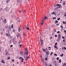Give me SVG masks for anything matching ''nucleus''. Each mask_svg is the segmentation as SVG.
I'll return each instance as SVG.
<instances>
[{
	"instance_id": "f257e3e1",
	"label": "nucleus",
	"mask_w": 66,
	"mask_h": 66,
	"mask_svg": "<svg viewBox=\"0 0 66 66\" xmlns=\"http://www.w3.org/2000/svg\"><path fill=\"white\" fill-rule=\"evenodd\" d=\"M25 50H26V53H25V54H24V55H25V54H27V56L26 57H28V52H29V51L28 50V49L25 48Z\"/></svg>"
},
{
	"instance_id": "f03ea898",
	"label": "nucleus",
	"mask_w": 66,
	"mask_h": 66,
	"mask_svg": "<svg viewBox=\"0 0 66 66\" xmlns=\"http://www.w3.org/2000/svg\"><path fill=\"white\" fill-rule=\"evenodd\" d=\"M58 36H59L57 38V41H59V40H60L61 39V36H60V35L59 34Z\"/></svg>"
},
{
	"instance_id": "7ed1b4c3",
	"label": "nucleus",
	"mask_w": 66,
	"mask_h": 66,
	"mask_svg": "<svg viewBox=\"0 0 66 66\" xmlns=\"http://www.w3.org/2000/svg\"><path fill=\"white\" fill-rule=\"evenodd\" d=\"M44 20L43 19L42 22H41V23L40 24H41V25H43L44 24Z\"/></svg>"
},
{
	"instance_id": "20e7f679",
	"label": "nucleus",
	"mask_w": 66,
	"mask_h": 66,
	"mask_svg": "<svg viewBox=\"0 0 66 66\" xmlns=\"http://www.w3.org/2000/svg\"><path fill=\"white\" fill-rule=\"evenodd\" d=\"M4 23H6V19H4L3 21Z\"/></svg>"
},
{
	"instance_id": "39448f33",
	"label": "nucleus",
	"mask_w": 66,
	"mask_h": 66,
	"mask_svg": "<svg viewBox=\"0 0 66 66\" xmlns=\"http://www.w3.org/2000/svg\"><path fill=\"white\" fill-rule=\"evenodd\" d=\"M20 34H17L16 35V36L18 38V37H19V36H20Z\"/></svg>"
},
{
	"instance_id": "423d86ee",
	"label": "nucleus",
	"mask_w": 66,
	"mask_h": 66,
	"mask_svg": "<svg viewBox=\"0 0 66 66\" xmlns=\"http://www.w3.org/2000/svg\"><path fill=\"white\" fill-rule=\"evenodd\" d=\"M5 11L6 12L7 11V7H6L5 9Z\"/></svg>"
},
{
	"instance_id": "0eeeda50",
	"label": "nucleus",
	"mask_w": 66,
	"mask_h": 66,
	"mask_svg": "<svg viewBox=\"0 0 66 66\" xmlns=\"http://www.w3.org/2000/svg\"><path fill=\"white\" fill-rule=\"evenodd\" d=\"M50 52H49V51H48V52H46V54H48V55H49V54Z\"/></svg>"
},
{
	"instance_id": "6e6552de",
	"label": "nucleus",
	"mask_w": 66,
	"mask_h": 66,
	"mask_svg": "<svg viewBox=\"0 0 66 66\" xmlns=\"http://www.w3.org/2000/svg\"><path fill=\"white\" fill-rule=\"evenodd\" d=\"M18 30H19V32H20V27H19V28H18Z\"/></svg>"
},
{
	"instance_id": "1a4fd4ad",
	"label": "nucleus",
	"mask_w": 66,
	"mask_h": 66,
	"mask_svg": "<svg viewBox=\"0 0 66 66\" xmlns=\"http://www.w3.org/2000/svg\"><path fill=\"white\" fill-rule=\"evenodd\" d=\"M10 1V0H7V1L6 2V3H7L9 2Z\"/></svg>"
},
{
	"instance_id": "9d476101",
	"label": "nucleus",
	"mask_w": 66,
	"mask_h": 66,
	"mask_svg": "<svg viewBox=\"0 0 66 66\" xmlns=\"http://www.w3.org/2000/svg\"><path fill=\"white\" fill-rule=\"evenodd\" d=\"M8 52H6V53L5 54V56H7V54H8Z\"/></svg>"
},
{
	"instance_id": "9b49d317",
	"label": "nucleus",
	"mask_w": 66,
	"mask_h": 66,
	"mask_svg": "<svg viewBox=\"0 0 66 66\" xmlns=\"http://www.w3.org/2000/svg\"><path fill=\"white\" fill-rule=\"evenodd\" d=\"M23 60H24V59H23V58H22V60L21 61V62H22V63H23Z\"/></svg>"
},
{
	"instance_id": "f8f14e48",
	"label": "nucleus",
	"mask_w": 66,
	"mask_h": 66,
	"mask_svg": "<svg viewBox=\"0 0 66 66\" xmlns=\"http://www.w3.org/2000/svg\"><path fill=\"white\" fill-rule=\"evenodd\" d=\"M54 63H55V64H56V61H54ZM55 66H56V64H55Z\"/></svg>"
},
{
	"instance_id": "ddd939ff",
	"label": "nucleus",
	"mask_w": 66,
	"mask_h": 66,
	"mask_svg": "<svg viewBox=\"0 0 66 66\" xmlns=\"http://www.w3.org/2000/svg\"><path fill=\"white\" fill-rule=\"evenodd\" d=\"M54 48L56 49H57V46L56 45L54 46Z\"/></svg>"
},
{
	"instance_id": "4468645a",
	"label": "nucleus",
	"mask_w": 66,
	"mask_h": 66,
	"mask_svg": "<svg viewBox=\"0 0 66 66\" xmlns=\"http://www.w3.org/2000/svg\"><path fill=\"white\" fill-rule=\"evenodd\" d=\"M59 6L58 7V8H60V7H61V5L60 4Z\"/></svg>"
},
{
	"instance_id": "2eb2a0df",
	"label": "nucleus",
	"mask_w": 66,
	"mask_h": 66,
	"mask_svg": "<svg viewBox=\"0 0 66 66\" xmlns=\"http://www.w3.org/2000/svg\"><path fill=\"white\" fill-rule=\"evenodd\" d=\"M64 55V54H62V55H60V56H62V57H63V55Z\"/></svg>"
},
{
	"instance_id": "dca6fc26",
	"label": "nucleus",
	"mask_w": 66,
	"mask_h": 66,
	"mask_svg": "<svg viewBox=\"0 0 66 66\" xmlns=\"http://www.w3.org/2000/svg\"><path fill=\"white\" fill-rule=\"evenodd\" d=\"M47 17H46V16H45V18H44L43 19H47Z\"/></svg>"
},
{
	"instance_id": "f3484780",
	"label": "nucleus",
	"mask_w": 66,
	"mask_h": 66,
	"mask_svg": "<svg viewBox=\"0 0 66 66\" xmlns=\"http://www.w3.org/2000/svg\"><path fill=\"white\" fill-rule=\"evenodd\" d=\"M66 63H65L63 64V65L62 66H66Z\"/></svg>"
},
{
	"instance_id": "a211bd4d",
	"label": "nucleus",
	"mask_w": 66,
	"mask_h": 66,
	"mask_svg": "<svg viewBox=\"0 0 66 66\" xmlns=\"http://www.w3.org/2000/svg\"><path fill=\"white\" fill-rule=\"evenodd\" d=\"M8 29H9V30H11V28L10 27H9L8 28Z\"/></svg>"
},
{
	"instance_id": "6ab92c4d",
	"label": "nucleus",
	"mask_w": 66,
	"mask_h": 66,
	"mask_svg": "<svg viewBox=\"0 0 66 66\" xmlns=\"http://www.w3.org/2000/svg\"><path fill=\"white\" fill-rule=\"evenodd\" d=\"M61 59H60L59 61V63H61Z\"/></svg>"
},
{
	"instance_id": "aec40b11",
	"label": "nucleus",
	"mask_w": 66,
	"mask_h": 66,
	"mask_svg": "<svg viewBox=\"0 0 66 66\" xmlns=\"http://www.w3.org/2000/svg\"><path fill=\"white\" fill-rule=\"evenodd\" d=\"M10 59H11L10 57H7V59H8V60H10Z\"/></svg>"
},
{
	"instance_id": "412c9836",
	"label": "nucleus",
	"mask_w": 66,
	"mask_h": 66,
	"mask_svg": "<svg viewBox=\"0 0 66 66\" xmlns=\"http://www.w3.org/2000/svg\"><path fill=\"white\" fill-rule=\"evenodd\" d=\"M40 42H41V40H42V39L40 38Z\"/></svg>"
},
{
	"instance_id": "4be33fe9",
	"label": "nucleus",
	"mask_w": 66,
	"mask_h": 66,
	"mask_svg": "<svg viewBox=\"0 0 66 66\" xmlns=\"http://www.w3.org/2000/svg\"><path fill=\"white\" fill-rule=\"evenodd\" d=\"M42 50L43 51H45V52H46V50H44V49L42 48Z\"/></svg>"
},
{
	"instance_id": "5701e85b",
	"label": "nucleus",
	"mask_w": 66,
	"mask_h": 66,
	"mask_svg": "<svg viewBox=\"0 0 66 66\" xmlns=\"http://www.w3.org/2000/svg\"><path fill=\"white\" fill-rule=\"evenodd\" d=\"M2 11V9L1 8L0 9V11Z\"/></svg>"
},
{
	"instance_id": "b1692460",
	"label": "nucleus",
	"mask_w": 66,
	"mask_h": 66,
	"mask_svg": "<svg viewBox=\"0 0 66 66\" xmlns=\"http://www.w3.org/2000/svg\"><path fill=\"white\" fill-rule=\"evenodd\" d=\"M25 60H27L26 61H27V60H28V58H27V57H26V59H25Z\"/></svg>"
},
{
	"instance_id": "393cba45",
	"label": "nucleus",
	"mask_w": 66,
	"mask_h": 66,
	"mask_svg": "<svg viewBox=\"0 0 66 66\" xmlns=\"http://www.w3.org/2000/svg\"><path fill=\"white\" fill-rule=\"evenodd\" d=\"M59 57H57L56 58V60H57L58 61H59Z\"/></svg>"
},
{
	"instance_id": "a878e982",
	"label": "nucleus",
	"mask_w": 66,
	"mask_h": 66,
	"mask_svg": "<svg viewBox=\"0 0 66 66\" xmlns=\"http://www.w3.org/2000/svg\"><path fill=\"white\" fill-rule=\"evenodd\" d=\"M27 30H29V27H28L27 28Z\"/></svg>"
},
{
	"instance_id": "bb28decb",
	"label": "nucleus",
	"mask_w": 66,
	"mask_h": 66,
	"mask_svg": "<svg viewBox=\"0 0 66 66\" xmlns=\"http://www.w3.org/2000/svg\"><path fill=\"white\" fill-rule=\"evenodd\" d=\"M54 31L55 30V32H56V29H54Z\"/></svg>"
},
{
	"instance_id": "cd10ccee",
	"label": "nucleus",
	"mask_w": 66,
	"mask_h": 66,
	"mask_svg": "<svg viewBox=\"0 0 66 66\" xmlns=\"http://www.w3.org/2000/svg\"><path fill=\"white\" fill-rule=\"evenodd\" d=\"M57 42H56L55 44V46H56V45H57Z\"/></svg>"
},
{
	"instance_id": "c85d7f7f",
	"label": "nucleus",
	"mask_w": 66,
	"mask_h": 66,
	"mask_svg": "<svg viewBox=\"0 0 66 66\" xmlns=\"http://www.w3.org/2000/svg\"><path fill=\"white\" fill-rule=\"evenodd\" d=\"M57 19L58 20H60V18H59V19Z\"/></svg>"
},
{
	"instance_id": "c756f323",
	"label": "nucleus",
	"mask_w": 66,
	"mask_h": 66,
	"mask_svg": "<svg viewBox=\"0 0 66 66\" xmlns=\"http://www.w3.org/2000/svg\"><path fill=\"white\" fill-rule=\"evenodd\" d=\"M55 22H57V23H59V21H57V20H55Z\"/></svg>"
},
{
	"instance_id": "7c9ffc66",
	"label": "nucleus",
	"mask_w": 66,
	"mask_h": 66,
	"mask_svg": "<svg viewBox=\"0 0 66 66\" xmlns=\"http://www.w3.org/2000/svg\"><path fill=\"white\" fill-rule=\"evenodd\" d=\"M52 54H53V52H52L50 54V55H52Z\"/></svg>"
},
{
	"instance_id": "2f4dec72",
	"label": "nucleus",
	"mask_w": 66,
	"mask_h": 66,
	"mask_svg": "<svg viewBox=\"0 0 66 66\" xmlns=\"http://www.w3.org/2000/svg\"><path fill=\"white\" fill-rule=\"evenodd\" d=\"M53 14H54V15H55V13H54V11L53 13Z\"/></svg>"
},
{
	"instance_id": "473e14b6",
	"label": "nucleus",
	"mask_w": 66,
	"mask_h": 66,
	"mask_svg": "<svg viewBox=\"0 0 66 66\" xmlns=\"http://www.w3.org/2000/svg\"><path fill=\"white\" fill-rule=\"evenodd\" d=\"M22 57H20L19 58V59H22Z\"/></svg>"
},
{
	"instance_id": "72a5a7b5",
	"label": "nucleus",
	"mask_w": 66,
	"mask_h": 66,
	"mask_svg": "<svg viewBox=\"0 0 66 66\" xmlns=\"http://www.w3.org/2000/svg\"><path fill=\"white\" fill-rule=\"evenodd\" d=\"M60 27L61 28H63V27L61 25L60 26Z\"/></svg>"
},
{
	"instance_id": "f704fd0d",
	"label": "nucleus",
	"mask_w": 66,
	"mask_h": 66,
	"mask_svg": "<svg viewBox=\"0 0 66 66\" xmlns=\"http://www.w3.org/2000/svg\"><path fill=\"white\" fill-rule=\"evenodd\" d=\"M42 61L43 62V63H45V62L43 61H44V59H42Z\"/></svg>"
},
{
	"instance_id": "c9c22d12",
	"label": "nucleus",
	"mask_w": 66,
	"mask_h": 66,
	"mask_svg": "<svg viewBox=\"0 0 66 66\" xmlns=\"http://www.w3.org/2000/svg\"><path fill=\"white\" fill-rule=\"evenodd\" d=\"M43 42H42L41 43V45L43 46Z\"/></svg>"
},
{
	"instance_id": "e433bc0d",
	"label": "nucleus",
	"mask_w": 66,
	"mask_h": 66,
	"mask_svg": "<svg viewBox=\"0 0 66 66\" xmlns=\"http://www.w3.org/2000/svg\"><path fill=\"white\" fill-rule=\"evenodd\" d=\"M62 23H63V24H65V23L64 21H63L62 22Z\"/></svg>"
},
{
	"instance_id": "4c0bfd02",
	"label": "nucleus",
	"mask_w": 66,
	"mask_h": 66,
	"mask_svg": "<svg viewBox=\"0 0 66 66\" xmlns=\"http://www.w3.org/2000/svg\"><path fill=\"white\" fill-rule=\"evenodd\" d=\"M60 33V31H58L57 32V33Z\"/></svg>"
},
{
	"instance_id": "58836bf2",
	"label": "nucleus",
	"mask_w": 66,
	"mask_h": 66,
	"mask_svg": "<svg viewBox=\"0 0 66 66\" xmlns=\"http://www.w3.org/2000/svg\"><path fill=\"white\" fill-rule=\"evenodd\" d=\"M21 46H22V45H20V47L21 48Z\"/></svg>"
},
{
	"instance_id": "ea45409f",
	"label": "nucleus",
	"mask_w": 66,
	"mask_h": 66,
	"mask_svg": "<svg viewBox=\"0 0 66 66\" xmlns=\"http://www.w3.org/2000/svg\"><path fill=\"white\" fill-rule=\"evenodd\" d=\"M25 29H27V26H26Z\"/></svg>"
},
{
	"instance_id": "a19ab883",
	"label": "nucleus",
	"mask_w": 66,
	"mask_h": 66,
	"mask_svg": "<svg viewBox=\"0 0 66 66\" xmlns=\"http://www.w3.org/2000/svg\"><path fill=\"white\" fill-rule=\"evenodd\" d=\"M26 57H27L28 59H30V57H29V56H27Z\"/></svg>"
},
{
	"instance_id": "79ce46f5",
	"label": "nucleus",
	"mask_w": 66,
	"mask_h": 66,
	"mask_svg": "<svg viewBox=\"0 0 66 66\" xmlns=\"http://www.w3.org/2000/svg\"><path fill=\"white\" fill-rule=\"evenodd\" d=\"M64 13L65 14L64 15V16H66V12H65Z\"/></svg>"
},
{
	"instance_id": "37998d69",
	"label": "nucleus",
	"mask_w": 66,
	"mask_h": 66,
	"mask_svg": "<svg viewBox=\"0 0 66 66\" xmlns=\"http://www.w3.org/2000/svg\"><path fill=\"white\" fill-rule=\"evenodd\" d=\"M64 50H66V47H64Z\"/></svg>"
},
{
	"instance_id": "c03bdc74",
	"label": "nucleus",
	"mask_w": 66,
	"mask_h": 66,
	"mask_svg": "<svg viewBox=\"0 0 66 66\" xmlns=\"http://www.w3.org/2000/svg\"><path fill=\"white\" fill-rule=\"evenodd\" d=\"M45 60H48V59L47 58H45Z\"/></svg>"
},
{
	"instance_id": "a18cd8bd",
	"label": "nucleus",
	"mask_w": 66,
	"mask_h": 66,
	"mask_svg": "<svg viewBox=\"0 0 66 66\" xmlns=\"http://www.w3.org/2000/svg\"><path fill=\"white\" fill-rule=\"evenodd\" d=\"M54 55H55L56 56H57V54H54Z\"/></svg>"
},
{
	"instance_id": "49530a36",
	"label": "nucleus",
	"mask_w": 66,
	"mask_h": 66,
	"mask_svg": "<svg viewBox=\"0 0 66 66\" xmlns=\"http://www.w3.org/2000/svg\"><path fill=\"white\" fill-rule=\"evenodd\" d=\"M55 36L56 37H57V35H55Z\"/></svg>"
},
{
	"instance_id": "de8ad7c7",
	"label": "nucleus",
	"mask_w": 66,
	"mask_h": 66,
	"mask_svg": "<svg viewBox=\"0 0 66 66\" xmlns=\"http://www.w3.org/2000/svg\"><path fill=\"white\" fill-rule=\"evenodd\" d=\"M18 43H19V44H20V41H19L18 42Z\"/></svg>"
},
{
	"instance_id": "09e8293b",
	"label": "nucleus",
	"mask_w": 66,
	"mask_h": 66,
	"mask_svg": "<svg viewBox=\"0 0 66 66\" xmlns=\"http://www.w3.org/2000/svg\"><path fill=\"white\" fill-rule=\"evenodd\" d=\"M1 35H3V32H1Z\"/></svg>"
},
{
	"instance_id": "8fccbe9b",
	"label": "nucleus",
	"mask_w": 66,
	"mask_h": 66,
	"mask_svg": "<svg viewBox=\"0 0 66 66\" xmlns=\"http://www.w3.org/2000/svg\"><path fill=\"white\" fill-rule=\"evenodd\" d=\"M13 45H11V46L10 47H13Z\"/></svg>"
},
{
	"instance_id": "3c124183",
	"label": "nucleus",
	"mask_w": 66,
	"mask_h": 66,
	"mask_svg": "<svg viewBox=\"0 0 66 66\" xmlns=\"http://www.w3.org/2000/svg\"><path fill=\"white\" fill-rule=\"evenodd\" d=\"M62 37L63 39H64V38H65L64 37Z\"/></svg>"
},
{
	"instance_id": "603ef678",
	"label": "nucleus",
	"mask_w": 66,
	"mask_h": 66,
	"mask_svg": "<svg viewBox=\"0 0 66 66\" xmlns=\"http://www.w3.org/2000/svg\"><path fill=\"white\" fill-rule=\"evenodd\" d=\"M23 35H24L25 36H26V34H23Z\"/></svg>"
},
{
	"instance_id": "864d4df0",
	"label": "nucleus",
	"mask_w": 66,
	"mask_h": 66,
	"mask_svg": "<svg viewBox=\"0 0 66 66\" xmlns=\"http://www.w3.org/2000/svg\"><path fill=\"white\" fill-rule=\"evenodd\" d=\"M56 5V6H59V4H57V5Z\"/></svg>"
},
{
	"instance_id": "5fc2aeb1",
	"label": "nucleus",
	"mask_w": 66,
	"mask_h": 66,
	"mask_svg": "<svg viewBox=\"0 0 66 66\" xmlns=\"http://www.w3.org/2000/svg\"><path fill=\"white\" fill-rule=\"evenodd\" d=\"M20 54H23V53H22V52H21V53H20Z\"/></svg>"
},
{
	"instance_id": "6e6d98bb",
	"label": "nucleus",
	"mask_w": 66,
	"mask_h": 66,
	"mask_svg": "<svg viewBox=\"0 0 66 66\" xmlns=\"http://www.w3.org/2000/svg\"><path fill=\"white\" fill-rule=\"evenodd\" d=\"M12 62H14V60L13 59V60H12Z\"/></svg>"
},
{
	"instance_id": "4d7b16f0",
	"label": "nucleus",
	"mask_w": 66,
	"mask_h": 66,
	"mask_svg": "<svg viewBox=\"0 0 66 66\" xmlns=\"http://www.w3.org/2000/svg\"><path fill=\"white\" fill-rule=\"evenodd\" d=\"M56 25L57 26H59V24H56Z\"/></svg>"
},
{
	"instance_id": "13d9d810",
	"label": "nucleus",
	"mask_w": 66,
	"mask_h": 66,
	"mask_svg": "<svg viewBox=\"0 0 66 66\" xmlns=\"http://www.w3.org/2000/svg\"><path fill=\"white\" fill-rule=\"evenodd\" d=\"M4 62V61L2 60V63H3Z\"/></svg>"
},
{
	"instance_id": "bf43d9fd",
	"label": "nucleus",
	"mask_w": 66,
	"mask_h": 66,
	"mask_svg": "<svg viewBox=\"0 0 66 66\" xmlns=\"http://www.w3.org/2000/svg\"><path fill=\"white\" fill-rule=\"evenodd\" d=\"M5 52L6 53L7 52V50H6L5 51Z\"/></svg>"
},
{
	"instance_id": "052dcab7",
	"label": "nucleus",
	"mask_w": 66,
	"mask_h": 66,
	"mask_svg": "<svg viewBox=\"0 0 66 66\" xmlns=\"http://www.w3.org/2000/svg\"><path fill=\"white\" fill-rule=\"evenodd\" d=\"M11 28H13V27L12 26H11Z\"/></svg>"
},
{
	"instance_id": "680f3d73",
	"label": "nucleus",
	"mask_w": 66,
	"mask_h": 66,
	"mask_svg": "<svg viewBox=\"0 0 66 66\" xmlns=\"http://www.w3.org/2000/svg\"><path fill=\"white\" fill-rule=\"evenodd\" d=\"M41 42H43V40H41Z\"/></svg>"
},
{
	"instance_id": "e2e57ef3",
	"label": "nucleus",
	"mask_w": 66,
	"mask_h": 66,
	"mask_svg": "<svg viewBox=\"0 0 66 66\" xmlns=\"http://www.w3.org/2000/svg\"><path fill=\"white\" fill-rule=\"evenodd\" d=\"M65 40H63V42H65Z\"/></svg>"
},
{
	"instance_id": "0e129e2a",
	"label": "nucleus",
	"mask_w": 66,
	"mask_h": 66,
	"mask_svg": "<svg viewBox=\"0 0 66 66\" xmlns=\"http://www.w3.org/2000/svg\"><path fill=\"white\" fill-rule=\"evenodd\" d=\"M64 32H66V30H64Z\"/></svg>"
},
{
	"instance_id": "69168bd1",
	"label": "nucleus",
	"mask_w": 66,
	"mask_h": 66,
	"mask_svg": "<svg viewBox=\"0 0 66 66\" xmlns=\"http://www.w3.org/2000/svg\"><path fill=\"white\" fill-rule=\"evenodd\" d=\"M48 48H51V47H48Z\"/></svg>"
},
{
	"instance_id": "338daca9",
	"label": "nucleus",
	"mask_w": 66,
	"mask_h": 66,
	"mask_svg": "<svg viewBox=\"0 0 66 66\" xmlns=\"http://www.w3.org/2000/svg\"><path fill=\"white\" fill-rule=\"evenodd\" d=\"M65 3H63V5H65Z\"/></svg>"
},
{
	"instance_id": "774afa93",
	"label": "nucleus",
	"mask_w": 66,
	"mask_h": 66,
	"mask_svg": "<svg viewBox=\"0 0 66 66\" xmlns=\"http://www.w3.org/2000/svg\"><path fill=\"white\" fill-rule=\"evenodd\" d=\"M52 37H51V38H50L51 39L52 38Z\"/></svg>"
}]
</instances>
